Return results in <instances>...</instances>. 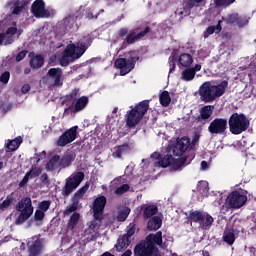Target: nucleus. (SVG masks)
Here are the masks:
<instances>
[{"label":"nucleus","instance_id":"37","mask_svg":"<svg viewBox=\"0 0 256 256\" xmlns=\"http://www.w3.org/2000/svg\"><path fill=\"white\" fill-rule=\"evenodd\" d=\"M13 193H10L6 199L0 203V211H5V209L11 207V205H13Z\"/></svg>","mask_w":256,"mask_h":256},{"label":"nucleus","instance_id":"38","mask_svg":"<svg viewBox=\"0 0 256 256\" xmlns=\"http://www.w3.org/2000/svg\"><path fill=\"white\" fill-rule=\"evenodd\" d=\"M249 24V19L246 18V16H241L239 13L236 14V26L239 27V29L245 27V25Z\"/></svg>","mask_w":256,"mask_h":256},{"label":"nucleus","instance_id":"54","mask_svg":"<svg viewBox=\"0 0 256 256\" xmlns=\"http://www.w3.org/2000/svg\"><path fill=\"white\" fill-rule=\"evenodd\" d=\"M23 3H25V1H21V0H11L10 1V6L11 7H17L19 5H23Z\"/></svg>","mask_w":256,"mask_h":256},{"label":"nucleus","instance_id":"47","mask_svg":"<svg viewBox=\"0 0 256 256\" xmlns=\"http://www.w3.org/2000/svg\"><path fill=\"white\" fill-rule=\"evenodd\" d=\"M41 168L39 167H32V169L30 171H28L27 173H30V177H39V175H41Z\"/></svg>","mask_w":256,"mask_h":256},{"label":"nucleus","instance_id":"4","mask_svg":"<svg viewBox=\"0 0 256 256\" xmlns=\"http://www.w3.org/2000/svg\"><path fill=\"white\" fill-rule=\"evenodd\" d=\"M149 111V100H143L138 103L134 108L126 114V125L129 129L137 127L141 123V119L145 117V114Z\"/></svg>","mask_w":256,"mask_h":256},{"label":"nucleus","instance_id":"35","mask_svg":"<svg viewBox=\"0 0 256 256\" xmlns=\"http://www.w3.org/2000/svg\"><path fill=\"white\" fill-rule=\"evenodd\" d=\"M129 151V144L125 143L117 147L116 151L113 153V157H116L117 159H121V155L123 153H127Z\"/></svg>","mask_w":256,"mask_h":256},{"label":"nucleus","instance_id":"49","mask_svg":"<svg viewBox=\"0 0 256 256\" xmlns=\"http://www.w3.org/2000/svg\"><path fill=\"white\" fill-rule=\"evenodd\" d=\"M128 35H129V29H127V28L119 29L118 37H120V39H124L126 41Z\"/></svg>","mask_w":256,"mask_h":256},{"label":"nucleus","instance_id":"24","mask_svg":"<svg viewBox=\"0 0 256 256\" xmlns=\"http://www.w3.org/2000/svg\"><path fill=\"white\" fill-rule=\"evenodd\" d=\"M73 161H75V154L72 152H67L62 157L59 156L58 167H61V169H66V167H70Z\"/></svg>","mask_w":256,"mask_h":256},{"label":"nucleus","instance_id":"40","mask_svg":"<svg viewBox=\"0 0 256 256\" xmlns=\"http://www.w3.org/2000/svg\"><path fill=\"white\" fill-rule=\"evenodd\" d=\"M222 21L226 22V25H236L237 13H231L226 17H222Z\"/></svg>","mask_w":256,"mask_h":256},{"label":"nucleus","instance_id":"61","mask_svg":"<svg viewBox=\"0 0 256 256\" xmlns=\"http://www.w3.org/2000/svg\"><path fill=\"white\" fill-rule=\"evenodd\" d=\"M201 168L202 169H208L209 168V164L207 163V161H202L201 162Z\"/></svg>","mask_w":256,"mask_h":256},{"label":"nucleus","instance_id":"41","mask_svg":"<svg viewBox=\"0 0 256 256\" xmlns=\"http://www.w3.org/2000/svg\"><path fill=\"white\" fill-rule=\"evenodd\" d=\"M77 97H79V89L75 88L68 95L65 96L64 101L69 103L71 101H77Z\"/></svg>","mask_w":256,"mask_h":256},{"label":"nucleus","instance_id":"42","mask_svg":"<svg viewBox=\"0 0 256 256\" xmlns=\"http://www.w3.org/2000/svg\"><path fill=\"white\" fill-rule=\"evenodd\" d=\"M129 189H131V186H129V184H123L114 191V195H125V193L129 191Z\"/></svg>","mask_w":256,"mask_h":256},{"label":"nucleus","instance_id":"14","mask_svg":"<svg viewBox=\"0 0 256 256\" xmlns=\"http://www.w3.org/2000/svg\"><path fill=\"white\" fill-rule=\"evenodd\" d=\"M229 129L227 118H215L208 126V131L211 135H225Z\"/></svg>","mask_w":256,"mask_h":256},{"label":"nucleus","instance_id":"27","mask_svg":"<svg viewBox=\"0 0 256 256\" xmlns=\"http://www.w3.org/2000/svg\"><path fill=\"white\" fill-rule=\"evenodd\" d=\"M21 143H23V138L21 136L16 137L13 140H8V143L5 144L6 151L9 153L11 151H17L18 147H21Z\"/></svg>","mask_w":256,"mask_h":256},{"label":"nucleus","instance_id":"21","mask_svg":"<svg viewBox=\"0 0 256 256\" xmlns=\"http://www.w3.org/2000/svg\"><path fill=\"white\" fill-rule=\"evenodd\" d=\"M47 76L56 87H61V85H63V70L61 68H50Z\"/></svg>","mask_w":256,"mask_h":256},{"label":"nucleus","instance_id":"57","mask_svg":"<svg viewBox=\"0 0 256 256\" xmlns=\"http://www.w3.org/2000/svg\"><path fill=\"white\" fill-rule=\"evenodd\" d=\"M22 93H29L31 91V86L29 84H24L21 88Z\"/></svg>","mask_w":256,"mask_h":256},{"label":"nucleus","instance_id":"50","mask_svg":"<svg viewBox=\"0 0 256 256\" xmlns=\"http://www.w3.org/2000/svg\"><path fill=\"white\" fill-rule=\"evenodd\" d=\"M168 62H169V67H170L169 72L173 73V71H175V67H176L175 56H170L168 59Z\"/></svg>","mask_w":256,"mask_h":256},{"label":"nucleus","instance_id":"58","mask_svg":"<svg viewBox=\"0 0 256 256\" xmlns=\"http://www.w3.org/2000/svg\"><path fill=\"white\" fill-rule=\"evenodd\" d=\"M151 159H158V161H161V153L159 152H153L151 154Z\"/></svg>","mask_w":256,"mask_h":256},{"label":"nucleus","instance_id":"53","mask_svg":"<svg viewBox=\"0 0 256 256\" xmlns=\"http://www.w3.org/2000/svg\"><path fill=\"white\" fill-rule=\"evenodd\" d=\"M17 34V27H9L6 30V35H16Z\"/></svg>","mask_w":256,"mask_h":256},{"label":"nucleus","instance_id":"18","mask_svg":"<svg viewBox=\"0 0 256 256\" xmlns=\"http://www.w3.org/2000/svg\"><path fill=\"white\" fill-rule=\"evenodd\" d=\"M28 256H39L43 253V242L40 238L32 237L27 243Z\"/></svg>","mask_w":256,"mask_h":256},{"label":"nucleus","instance_id":"5","mask_svg":"<svg viewBox=\"0 0 256 256\" xmlns=\"http://www.w3.org/2000/svg\"><path fill=\"white\" fill-rule=\"evenodd\" d=\"M229 131L232 135H241L249 129L251 122L243 113L234 112L228 119Z\"/></svg>","mask_w":256,"mask_h":256},{"label":"nucleus","instance_id":"9","mask_svg":"<svg viewBox=\"0 0 256 256\" xmlns=\"http://www.w3.org/2000/svg\"><path fill=\"white\" fill-rule=\"evenodd\" d=\"M193 159H195V154H190L188 156H184L178 160H175L173 158V155L171 154H166L163 157L160 158L158 161L159 167H163L164 169L167 167H170V165L175 164L176 167H183L184 165H189Z\"/></svg>","mask_w":256,"mask_h":256},{"label":"nucleus","instance_id":"51","mask_svg":"<svg viewBox=\"0 0 256 256\" xmlns=\"http://www.w3.org/2000/svg\"><path fill=\"white\" fill-rule=\"evenodd\" d=\"M30 173L26 172L25 176L23 177V179L19 182V187H24L27 183H29V179H30Z\"/></svg>","mask_w":256,"mask_h":256},{"label":"nucleus","instance_id":"39","mask_svg":"<svg viewBox=\"0 0 256 256\" xmlns=\"http://www.w3.org/2000/svg\"><path fill=\"white\" fill-rule=\"evenodd\" d=\"M223 241L228 245H233V243H235V233H233L232 231L224 232Z\"/></svg>","mask_w":256,"mask_h":256},{"label":"nucleus","instance_id":"7","mask_svg":"<svg viewBox=\"0 0 256 256\" xmlns=\"http://www.w3.org/2000/svg\"><path fill=\"white\" fill-rule=\"evenodd\" d=\"M16 211H19L20 214L15 220V224L23 225V223H25V221H27L31 217V215H33V202L31 201V198L30 197L22 198L16 204Z\"/></svg>","mask_w":256,"mask_h":256},{"label":"nucleus","instance_id":"36","mask_svg":"<svg viewBox=\"0 0 256 256\" xmlns=\"http://www.w3.org/2000/svg\"><path fill=\"white\" fill-rule=\"evenodd\" d=\"M131 213L130 207H124L122 210L118 212L117 219L118 221H127V218L129 217V214Z\"/></svg>","mask_w":256,"mask_h":256},{"label":"nucleus","instance_id":"31","mask_svg":"<svg viewBox=\"0 0 256 256\" xmlns=\"http://www.w3.org/2000/svg\"><path fill=\"white\" fill-rule=\"evenodd\" d=\"M57 165L59 166V155H54L50 158L48 163L45 165L46 171H53L57 169Z\"/></svg>","mask_w":256,"mask_h":256},{"label":"nucleus","instance_id":"15","mask_svg":"<svg viewBox=\"0 0 256 256\" xmlns=\"http://www.w3.org/2000/svg\"><path fill=\"white\" fill-rule=\"evenodd\" d=\"M77 131H79V126L69 128L59 136L56 145L58 147H67L69 143H73V141L77 139V135H79V132Z\"/></svg>","mask_w":256,"mask_h":256},{"label":"nucleus","instance_id":"1","mask_svg":"<svg viewBox=\"0 0 256 256\" xmlns=\"http://www.w3.org/2000/svg\"><path fill=\"white\" fill-rule=\"evenodd\" d=\"M91 43H93V38L88 34L82 37L77 44L68 45L63 51V55L60 59L61 67H69V65L75 63L77 59H81L85 54V51L91 47Z\"/></svg>","mask_w":256,"mask_h":256},{"label":"nucleus","instance_id":"10","mask_svg":"<svg viewBox=\"0 0 256 256\" xmlns=\"http://www.w3.org/2000/svg\"><path fill=\"white\" fill-rule=\"evenodd\" d=\"M137 61H139V56L131 55L128 58H117L114 65L120 70V75L125 77V75H128V73H131L135 69V63Z\"/></svg>","mask_w":256,"mask_h":256},{"label":"nucleus","instance_id":"32","mask_svg":"<svg viewBox=\"0 0 256 256\" xmlns=\"http://www.w3.org/2000/svg\"><path fill=\"white\" fill-rule=\"evenodd\" d=\"M79 219H81V214H79L78 212L72 213L68 221V229H75V227H77V225L79 224Z\"/></svg>","mask_w":256,"mask_h":256},{"label":"nucleus","instance_id":"34","mask_svg":"<svg viewBox=\"0 0 256 256\" xmlns=\"http://www.w3.org/2000/svg\"><path fill=\"white\" fill-rule=\"evenodd\" d=\"M159 101L162 107H169V105H171V96L167 90L160 94Z\"/></svg>","mask_w":256,"mask_h":256},{"label":"nucleus","instance_id":"55","mask_svg":"<svg viewBox=\"0 0 256 256\" xmlns=\"http://www.w3.org/2000/svg\"><path fill=\"white\" fill-rule=\"evenodd\" d=\"M196 5H197V1L195 0L186 1V7H188V9H193V7H195Z\"/></svg>","mask_w":256,"mask_h":256},{"label":"nucleus","instance_id":"48","mask_svg":"<svg viewBox=\"0 0 256 256\" xmlns=\"http://www.w3.org/2000/svg\"><path fill=\"white\" fill-rule=\"evenodd\" d=\"M27 53H28L27 50H22V51H20V52L16 55V58H15L16 63H21V61H23V59H24L25 57H27Z\"/></svg>","mask_w":256,"mask_h":256},{"label":"nucleus","instance_id":"46","mask_svg":"<svg viewBox=\"0 0 256 256\" xmlns=\"http://www.w3.org/2000/svg\"><path fill=\"white\" fill-rule=\"evenodd\" d=\"M26 5L27 3H23V4H20L19 6H14L12 15H20L23 12V9H25Z\"/></svg>","mask_w":256,"mask_h":256},{"label":"nucleus","instance_id":"28","mask_svg":"<svg viewBox=\"0 0 256 256\" xmlns=\"http://www.w3.org/2000/svg\"><path fill=\"white\" fill-rule=\"evenodd\" d=\"M89 105V97L81 96L78 98L74 104V113H79V111H83L85 107Z\"/></svg>","mask_w":256,"mask_h":256},{"label":"nucleus","instance_id":"60","mask_svg":"<svg viewBox=\"0 0 256 256\" xmlns=\"http://www.w3.org/2000/svg\"><path fill=\"white\" fill-rule=\"evenodd\" d=\"M194 71V75H196L197 71L201 69V64H196L194 68H191Z\"/></svg>","mask_w":256,"mask_h":256},{"label":"nucleus","instance_id":"23","mask_svg":"<svg viewBox=\"0 0 256 256\" xmlns=\"http://www.w3.org/2000/svg\"><path fill=\"white\" fill-rule=\"evenodd\" d=\"M29 65L31 69H41L45 65V58L41 54L30 53Z\"/></svg>","mask_w":256,"mask_h":256},{"label":"nucleus","instance_id":"64","mask_svg":"<svg viewBox=\"0 0 256 256\" xmlns=\"http://www.w3.org/2000/svg\"><path fill=\"white\" fill-rule=\"evenodd\" d=\"M226 7H229L230 5H233L235 3V0H225Z\"/></svg>","mask_w":256,"mask_h":256},{"label":"nucleus","instance_id":"17","mask_svg":"<svg viewBox=\"0 0 256 256\" xmlns=\"http://www.w3.org/2000/svg\"><path fill=\"white\" fill-rule=\"evenodd\" d=\"M191 145V139L188 137H182L181 139L177 140L176 144H174L172 148L173 155L175 157H181L183 153H185Z\"/></svg>","mask_w":256,"mask_h":256},{"label":"nucleus","instance_id":"52","mask_svg":"<svg viewBox=\"0 0 256 256\" xmlns=\"http://www.w3.org/2000/svg\"><path fill=\"white\" fill-rule=\"evenodd\" d=\"M214 5L216 9H219V7H227L225 0H214Z\"/></svg>","mask_w":256,"mask_h":256},{"label":"nucleus","instance_id":"22","mask_svg":"<svg viewBox=\"0 0 256 256\" xmlns=\"http://www.w3.org/2000/svg\"><path fill=\"white\" fill-rule=\"evenodd\" d=\"M215 110V106L206 105L200 109V115H198L195 119L196 123H203V121H208L211 119V115H213V111Z\"/></svg>","mask_w":256,"mask_h":256},{"label":"nucleus","instance_id":"43","mask_svg":"<svg viewBox=\"0 0 256 256\" xmlns=\"http://www.w3.org/2000/svg\"><path fill=\"white\" fill-rule=\"evenodd\" d=\"M50 207H51V201L50 200H43L38 204V209L40 211H43L44 213H47V211H49Z\"/></svg>","mask_w":256,"mask_h":256},{"label":"nucleus","instance_id":"8","mask_svg":"<svg viewBox=\"0 0 256 256\" xmlns=\"http://www.w3.org/2000/svg\"><path fill=\"white\" fill-rule=\"evenodd\" d=\"M85 180V173L78 171L68 178H66V182L64 187H62V192L61 194L63 197H69L73 191H75L81 183Z\"/></svg>","mask_w":256,"mask_h":256},{"label":"nucleus","instance_id":"13","mask_svg":"<svg viewBox=\"0 0 256 256\" xmlns=\"http://www.w3.org/2000/svg\"><path fill=\"white\" fill-rule=\"evenodd\" d=\"M87 191H89V183H86L74 193L72 203L64 210V217H69L71 213H76L77 209H79V202Z\"/></svg>","mask_w":256,"mask_h":256},{"label":"nucleus","instance_id":"45","mask_svg":"<svg viewBox=\"0 0 256 256\" xmlns=\"http://www.w3.org/2000/svg\"><path fill=\"white\" fill-rule=\"evenodd\" d=\"M45 219V212L37 209L34 213V221H43Z\"/></svg>","mask_w":256,"mask_h":256},{"label":"nucleus","instance_id":"59","mask_svg":"<svg viewBox=\"0 0 256 256\" xmlns=\"http://www.w3.org/2000/svg\"><path fill=\"white\" fill-rule=\"evenodd\" d=\"M41 181H42L43 183H49V175H47V173H43V174L41 175Z\"/></svg>","mask_w":256,"mask_h":256},{"label":"nucleus","instance_id":"3","mask_svg":"<svg viewBox=\"0 0 256 256\" xmlns=\"http://www.w3.org/2000/svg\"><path fill=\"white\" fill-rule=\"evenodd\" d=\"M227 87H229V82L227 80H223L218 85H213L211 82L203 83L199 88L201 101H204V103H213L215 99L225 95Z\"/></svg>","mask_w":256,"mask_h":256},{"label":"nucleus","instance_id":"19","mask_svg":"<svg viewBox=\"0 0 256 256\" xmlns=\"http://www.w3.org/2000/svg\"><path fill=\"white\" fill-rule=\"evenodd\" d=\"M31 12L34 17H49L50 13L47 9H45V2L43 0H35L32 3Z\"/></svg>","mask_w":256,"mask_h":256},{"label":"nucleus","instance_id":"30","mask_svg":"<svg viewBox=\"0 0 256 256\" xmlns=\"http://www.w3.org/2000/svg\"><path fill=\"white\" fill-rule=\"evenodd\" d=\"M221 23L222 21L219 20L216 26L207 27L206 31L204 32V39H207V37H209V35H213V33H221V30H222Z\"/></svg>","mask_w":256,"mask_h":256},{"label":"nucleus","instance_id":"25","mask_svg":"<svg viewBox=\"0 0 256 256\" xmlns=\"http://www.w3.org/2000/svg\"><path fill=\"white\" fill-rule=\"evenodd\" d=\"M141 209H143V218L144 219L153 218V215H157V211H159V208H157V206L153 205V204H150V205L143 204L141 206Z\"/></svg>","mask_w":256,"mask_h":256},{"label":"nucleus","instance_id":"62","mask_svg":"<svg viewBox=\"0 0 256 256\" xmlns=\"http://www.w3.org/2000/svg\"><path fill=\"white\" fill-rule=\"evenodd\" d=\"M112 183H113L114 185H119V183H121V177L115 178V179L112 181Z\"/></svg>","mask_w":256,"mask_h":256},{"label":"nucleus","instance_id":"63","mask_svg":"<svg viewBox=\"0 0 256 256\" xmlns=\"http://www.w3.org/2000/svg\"><path fill=\"white\" fill-rule=\"evenodd\" d=\"M3 41H5V33H0V45H3Z\"/></svg>","mask_w":256,"mask_h":256},{"label":"nucleus","instance_id":"12","mask_svg":"<svg viewBox=\"0 0 256 256\" xmlns=\"http://www.w3.org/2000/svg\"><path fill=\"white\" fill-rule=\"evenodd\" d=\"M137 225L135 222L130 223L126 228V233L122 237L118 238L117 243L115 244V249L118 253H121L131 245V237L135 235Z\"/></svg>","mask_w":256,"mask_h":256},{"label":"nucleus","instance_id":"6","mask_svg":"<svg viewBox=\"0 0 256 256\" xmlns=\"http://www.w3.org/2000/svg\"><path fill=\"white\" fill-rule=\"evenodd\" d=\"M189 223H199L201 229L204 231H209L211 225H213L215 219L207 212H202L199 210H190L188 216Z\"/></svg>","mask_w":256,"mask_h":256},{"label":"nucleus","instance_id":"29","mask_svg":"<svg viewBox=\"0 0 256 256\" xmlns=\"http://www.w3.org/2000/svg\"><path fill=\"white\" fill-rule=\"evenodd\" d=\"M178 63L181 67H191V65H193V56H191V54L182 53L179 56Z\"/></svg>","mask_w":256,"mask_h":256},{"label":"nucleus","instance_id":"44","mask_svg":"<svg viewBox=\"0 0 256 256\" xmlns=\"http://www.w3.org/2000/svg\"><path fill=\"white\" fill-rule=\"evenodd\" d=\"M9 79H11V73L9 71L3 72L0 76V82H2L3 85H7Z\"/></svg>","mask_w":256,"mask_h":256},{"label":"nucleus","instance_id":"2","mask_svg":"<svg viewBox=\"0 0 256 256\" xmlns=\"http://www.w3.org/2000/svg\"><path fill=\"white\" fill-rule=\"evenodd\" d=\"M163 245V232L157 231L149 234L145 241L138 243L134 248L135 256H161L159 248Z\"/></svg>","mask_w":256,"mask_h":256},{"label":"nucleus","instance_id":"56","mask_svg":"<svg viewBox=\"0 0 256 256\" xmlns=\"http://www.w3.org/2000/svg\"><path fill=\"white\" fill-rule=\"evenodd\" d=\"M85 19L91 21V19H99V13L97 15H93V12H89L86 14Z\"/></svg>","mask_w":256,"mask_h":256},{"label":"nucleus","instance_id":"11","mask_svg":"<svg viewBox=\"0 0 256 256\" xmlns=\"http://www.w3.org/2000/svg\"><path fill=\"white\" fill-rule=\"evenodd\" d=\"M247 203V195L239 190L232 191L225 200L227 209H241Z\"/></svg>","mask_w":256,"mask_h":256},{"label":"nucleus","instance_id":"26","mask_svg":"<svg viewBox=\"0 0 256 256\" xmlns=\"http://www.w3.org/2000/svg\"><path fill=\"white\" fill-rule=\"evenodd\" d=\"M163 225V220L159 216H153L147 223L148 231H158Z\"/></svg>","mask_w":256,"mask_h":256},{"label":"nucleus","instance_id":"33","mask_svg":"<svg viewBox=\"0 0 256 256\" xmlns=\"http://www.w3.org/2000/svg\"><path fill=\"white\" fill-rule=\"evenodd\" d=\"M182 81H193L195 79V71H193L190 67L184 69L181 73Z\"/></svg>","mask_w":256,"mask_h":256},{"label":"nucleus","instance_id":"16","mask_svg":"<svg viewBox=\"0 0 256 256\" xmlns=\"http://www.w3.org/2000/svg\"><path fill=\"white\" fill-rule=\"evenodd\" d=\"M107 205V197L98 196L94 202L92 207L93 218L95 221H99L100 223L103 221V213H105V207Z\"/></svg>","mask_w":256,"mask_h":256},{"label":"nucleus","instance_id":"20","mask_svg":"<svg viewBox=\"0 0 256 256\" xmlns=\"http://www.w3.org/2000/svg\"><path fill=\"white\" fill-rule=\"evenodd\" d=\"M148 33H151V27L146 26L144 30L137 32L136 30H133L126 36V43L128 45H133V43H136V41H139L143 39Z\"/></svg>","mask_w":256,"mask_h":256}]
</instances>
